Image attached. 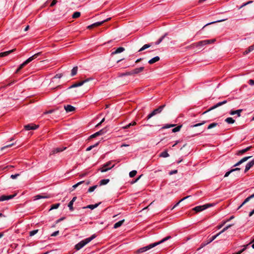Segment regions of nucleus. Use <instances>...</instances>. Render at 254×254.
<instances>
[{
	"label": "nucleus",
	"instance_id": "nucleus-1",
	"mask_svg": "<svg viewBox=\"0 0 254 254\" xmlns=\"http://www.w3.org/2000/svg\"><path fill=\"white\" fill-rule=\"evenodd\" d=\"M171 236H167L164 238H163L162 240H161V241L158 242H156V243H153V244H151L147 246H145V247H142V248H141L140 249H139L138 250H137L136 252H135V254H141V253H142L143 252H145L153 248H154V247L155 246H158V245L166 241L167 240L171 239Z\"/></svg>",
	"mask_w": 254,
	"mask_h": 254
},
{
	"label": "nucleus",
	"instance_id": "nucleus-2",
	"mask_svg": "<svg viewBox=\"0 0 254 254\" xmlns=\"http://www.w3.org/2000/svg\"><path fill=\"white\" fill-rule=\"evenodd\" d=\"M96 237V235L95 234L92 235L90 237L87 238L77 244L75 248L76 250H79L81 248H82L84 246L91 242L93 239Z\"/></svg>",
	"mask_w": 254,
	"mask_h": 254
},
{
	"label": "nucleus",
	"instance_id": "nucleus-3",
	"mask_svg": "<svg viewBox=\"0 0 254 254\" xmlns=\"http://www.w3.org/2000/svg\"><path fill=\"white\" fill-rule=\"evenodd\" d=\"M41 52L37 53L32 56L29 58L28 59H27L24 63H23L22 64L20 65L19 67L17 69L16 71V73H18L25 65H26L27 64L29 63L30 62H32L34 59L37 58L39 56L41 55Z\"/></svg>",
	"mask_w": 254,
	"mask_h": 254
},
{
	"label": "nucleus",
	"instance_id": "nucleus-4",
	"mask_svg": "<svg viewBox=\"0 0 254 254\" xmlns=\"http://www.w3.org/2000/svg\"><path fill=\"white\" fill-rule=\"evenodd\" d=\"M215 41V39L211 40H205L199 41L198 42L193 43L191 45V46H195L196 47H203L206 45L214 43Z\"/></svg>",
	"mask_w": 254,
	"mask_h": 254
},
{
	"label": "nucleus",
	"instance_id": "nucleus-5",
	"mask_svg": "<svg viewBox=\"0 0 254 254\" xmlns=\"http://www.w3.org/2000/svg\"><path fill=\"white\" fill-rule=\"evenodd\" d=\"M165 104L163 105L162 106H159L158 108L154 110L150 114H149L146 117L147 120H149L151 118H152L154 115L160 113L164 108L165 107Z\"/></svg>",
	"mask_w": 254,
	"mask_h": 254
},
{
	"label": "nucleus",
	"instance_id": "nucleus-6",
	"mask_svg": "<svg viewBox=\"0 0 254 254\" xmlns=\"http://www.w3.org/2000/svg\"><path fill=\"white\" fill-rule=\"evenodd\" d=\"M111 164L112 161H109L107 162L106 164H104L101 168L99 169V170L101 172H105L108 171V170L111 169L115 166L114 164L111 165Z\"/></svg>",
	"mask_w": 254,
	"mask_h": 254
},
{
	"label": "nucleus",
	"instance_id": "nucleus-7",
	"mask_svg": "<svg viewBox=\"0 0 254 254\" xmlns=\"http://www.w3.org/2000/svg\"><path fill=\"white\" fill-rule=\"evenodd\" d=\"M212 206H213V204H206L203 205L195 206L193 208V210L196 212H199Z\"/></svg>",
	"mask_w": 254,
	"mask_h": 254
},
{
	"label": "nucleus",
	"instance_id": "nucleus-8",
	"mask_svg": "<svg viewBox=\"0 0 254 254\" xmlns=\"http://www.w3.org/2000/svg\"><path fill=\"white\" fill-rule=\"evenodd\" d=\"M107 128H108V127H107L100 130L99 131L95 132V133L90 135V138H94L97 136L102 135L104 134L108 131Z\"/></svg>",
	"mask_w": 254,
	"mask_h": 254
},
{
	"label": "nucleus",
	"instance_id": "nucleus-9",
	"mask_svg": "<svg viewBox=\"0 0 254 254\" xmlns=\"http://www.w3.org/2000/svg\"><path fill=\"white\" fill-rule=\"evenodd\" d=\"M227 102V100H224L222 102H218V103H217L216 105L213 106L212 107H211V108H210L209 109H208L207 110H206V111L204 112L202 114H205L206 113H207V112L220 106H222L225 104H226V103Z\"/></svg>",
	"mask_w": 254,
	"mask_h": 254
},
{
	"label": "nucleus",
	"instance_id": "nucleus-10",
	"mask_svg": "<svg viewBox=\"0 0 254 254\" xmlns=\"http://www.w3.org/2000/svg\"><path fill=\"white\" fill-rule=\"evenodd\" d=\"M90 80V78H87L84 80L72 84V85H71L70 86H69L68 88V89H71L72 88H75V87H77L78 86H80L82 85L84 83L89 81Z\"/></svg>",
	"mask_w": 254,
	"mask_h": 254
},
{
	"label": "nucleus",
	"instance_id": "nucleus-11",
	"mask_svg": "<svg viewBox=\"0 0 254 254\" xmlns=\"http://www.w3.org/2000/svg\"><path fill=\"white\" fill-rule=\"evenodd\" d=\"M110 19V18H107L104 20H103L102 21H100V22H95L90 25H89L87 28L88 29H90L93 27H96V26H100L102 24H103L106 21H108Z\"/></svg>",
	"mask_w": 254,
	"mask_h": 254
},
{
	"label": "nucleus",
	"instance_id": "nucleus-12",
	"mask_svg": "<svg viewBox=\"0 0 254 254\" xmlns=\"http://www.w3.org/2000/svg\"><path fill=\"white\" fill-rule=\"evenodd\" d=\"M15 195H16V194H13V195H2L0 196V201L8 200L9 199H12Z\"/></svg>",
	"mask_w": 254,
	"mask_h": 254
},
{
	"label": "nucleus",
	"instance_id": "nucleus-13",
	"mask_svg": "<svg viewBox=\"0 0 254 254\" xmlns=\"http://www.w3.org/2000/svg\"><path fill=\"white\" fill-rule=\"evenodd\" d=\"M144 67L143 66H141L131 70V75L137 74L141 72L144 70Z\"/></svg>",
	"mask_w": 254,
	"mask_h": 254
},
{
	"label": "nucleus",
	"instance_id": "nucleus-14",
	"mask_svg": "<svg viewBox=\"0 0 254 254\" xmlns=\"http://www.w3.org/2000/svg\"><path fill=\"white\" fill-rule=\"evenodd\" d=\"M39 127L38 125H35L33 124H29L26 125L24 127L26 130H34L37 129Z\"/></svg>",
	"mask_w": 254,
	"mask_h": 254
},
{
	"label": "nucleus",
	"instance_id": "nucleus-15",
	"mask_svg": "<svg viewBox=\"0 0 254 254\" xmlns=\"http://www.w3.org/2000/svg\"><path fill=\"white\" fill-rule=\"evenodd\" d=\"M254 165V159L247 164L246 167H245V171H244L245 173H246Z\"/></svg>",
	"mask_w": 254,
	"mask_h": 254
},
{
	"label": "nucleus",
	"instance_id": "nucleus-16",
	"mask_svg": "<svg viewBox=\"0 0 254 254\" xmlns=\"http://www.w3.org/2000/svg\"><path fill=\"white\" fill-rule=\"evenodd\" d=\"M251 157H252V156H247V157H244L243 158L241 159L238 162H237L236 164H235L234 165V167H236V166H238L240 165V164H242L243 163L247 161L248 159H249Z\"/></svg>",
	"mask_w": 254,
	"mask_h": 254
},
{
	"label": "nucleus",
	"instance_id": "nucleus-17",
	"mask_svg": "<svg viewBox=\"0 0 254 254\" xmlns=\"http://www.w3.org/2000/svg\"><path fill=\"white\" fill-rule=\"evenodd\" d=\"M243 111V109H239L235 111L231 110L230 112L231 115H237L238 117L241 116V113Z\"/></svg>",
	"mask_w": 254,
	"mask_h": 254
},
{
	"label": "nucleus",
	"instance_id": "nucleus-18",
	"mask_svg": "<svg viewBox=\"0 0 254 254\" xmlns=\"http://www.w3.org/2000/svg\"><path fill=\"white\" fill-rule=\"evenodd\" d=\"M64 109L65 110L66 112H70L75 110V108L73 106L70 105H67L66 106H64Z\"/></svg>",
	"mask_w": 254,
	"mask_h": 254
},
{
	"label": "nucleus",
	"instance_id": "nucleus-19",
	"mask_svg": "<svg viewBox=\"0 0 254 254\" xmlns=\"http://www.w3.org/2000/svg\"><path fill=\"white\" fill-rule=\"evenodd\" d=\"M50 197V196L49 195H43L38 194L34 197V200H38V199H39L41 198H48Z\"/></svg>",
	"mask_w": 254,
	"mask_h": 254
},
{
	"label": "nucleus",
	"instance_id": "nucleus-20",
	"mask_svg": "<svg viewBox=\"0 0 254 254\" xmlns=\"http://www.w3.org/2000/svg\"><path fill=\"white\" fill-rule=\"evenodd\" d=\"M66 148V147H57L53 150L52 153L55 154V153H57L58 152H62V151L64 150Z\"/></svg>",
	"mask_w": 254,
	"mask_h": 254
},
{
	"label": "nucleus",
	"instance_id": "nucleus-21",
	"mask_svg": "<svg viewBox=\"0 0 254 254\" xmlns=\"http://www.w3.org/2000/svg\"><path fill=\"white\" fill-rule=\"evenodd\" d=\"M125 50V48L123 47H119L117 48L114 52L112 53V55H115L119 53H121L124 52Z\"/></svg>",
	"mask_w": 254,
	"mask_h": 254
},
{
	"label": "nucleus",
	"instance_id": "nucleus-22",
	"mask_svg": "<svg viewBox=\"0 0 254 254\" xmlns=\"http://www.w3.org/2000/svg\"><path fill=\"white\" fill-rule=\"evenodd\" d=\"M15 50V49H12L11 50H9V51H6V52H4L0 53V58L6 56L8 55H9V54L12 53Z\"/></svg>",
	"mask_w": 254,
	"mask_h": 254
},
{
	"label": "nucleus",
	"instance_id": "nucleus-23",
	"mask_svg": "<svg viewBox=\"0 0 254 254\" xmlns=\"http://www.w3.org/2000/svg\"><path fill=\"white\" fill-rule=\"evenodd\" d=\"M254 197V193L252 194V195H251L250 196H249L247 198H246L245 199L244 201L242 203V204L239 207L238 209L241 208L243 205H244L245 203L248 202L251 199H252V198H253Z\"/></svg>",
	"mask_w": 254,
	"mask_h": 254
},
{
	"label": "nucleus",
	"instance_id": "nucleus-24",
	"mask_svg": "<svg viewBox=\"0 0 254 254\" xmlns=\"http://www.w3.org/2000/svg\"><path fill=\"white\" fill-rule=\"evenodd\" d=\"M252 148V146H248V147H247V148H246L245 149L240 150L239 151V152L238 153V154H239V155L242 154L246 152L247 151H248L250 150Z\"/></svg>",
	"mask_w": 254,
	"mask_h": 254
},
{
	"label": "nucleus",
	"instance_id": "nucleus-25",
	"mask_svg": "<svg viewBox=\"0 0 254 254\" xmlns=\"http://www.w3.org/2000/svg\"><path fill=\"white\" fill-rule=\"evenodd\" d=\"M160 60V58L158 56H156L153 58L151 59L148 61L149 64H153Z\"/></svg>",
	"mask_w": 254,
	"mask_h": 254
},
{
	"label": "nucleus",
	"instance_id": "nucleus-26",
	"mask_svg": "<svg viewBox=\"0 0 254 254\" xmlns=\"http://www.w3.org/2000/svg\"><path fill=\"white\" fill-rule=\"evenodd\" d=\"M100 204V203H96L95 204H90V205H88L85 207H84L83 208L85 209V208H89V209H94V208L97 207Z\"/></svg>",
	"mask_w": 254,
	"mask_h": 254
},
{
	"label": "nucleus",
	"instance_id": "nucleus-27",
	"mask_svg": "<svg viewBox=\"0 0 254 254\" xmlns=\"http://www.w3.org/2000/svg\"><path fill=\"white\" fill-rule=\"evenodd\" d=\"M124 221H125V219H123V220H120L119 222L116 223L114 225V228L117 229V228L120 227V226H121L123 225Z\"/></svg>",
	"mask_w": 254,
	"mask_h": 254
},
{
	"label": "nucleus",
	"instance_id": "nucleus-28",
	"mask_svg": "<svg viewBox=\"0 0 254 254\" xmlns=\"http://www.w3.org/2000/svg\"><path fill=\"white\" fill-rule=\"evenodd\" d=\"M219 236V234L217 233L216 235L213 236L210 238H209L207 240V244H210L213 241H214L217 237Z\"/></svg>",
	"mask_w": 254,
	"mask_h": 254
},
{
	"label": "nucleus",
	"instance_id": "nucleus-29",
	"mask_svg": "<svg viewBox=\"0 0 254 254\" xmlns=\"http://www.w3.org/2000/svg\"><path fill=\"white\" fill-rule=\"evenodd\" d=\"M240 168H236L235 169H231L230 171L227 172L225 173V174L224 175V177H227L230 175V174L233 172L236 171H240Z\"/></svg>",
	"mask_w": 254,
	"mask_h": 254
},
{
	"label": "nucleus",
	"instance_id": "nucleus-30",
	"mask_svg": "<svg viewBox=\"0 0 254 254\" xmlns=\"http://www.w3.org/2000/svg\"><path fill=\"white\" fill-rule=\"evenodd\" d=\"M160 157L166 158L169 156V154L168 153V152L167 150H165L160 153L159 155Z\"/></svg>",
	"mask_w": 254,
	"mask_h": 254
},
{
	"label": "nucleus",
	"instance_id": "nucleus-31",
	"mask_svg": "<svg viewBox=\"0 0 254 254\" xmlns=\"http://www.w3.org/2000/svg\"><path fill=\"white\" fill-rule=\"evenodd\" d=\"M78 67L77 66H74L71 70V76H73L76 74L77 72Z\"/></svg>",
	"mask_w": 254,
	"mask_h": 254
},
{
	"label": "nucleus",
	"instance_id": "nucleus-32",
	"mask_svg": "<svg viewBox=\"0 0 254 254\" xmlns=\"http://www.w3.org/2000/svg\"><path fill=\"white\" fill-rule=\"evenodd\" d=\"M109 181H110V180L108 179L101 180L100 181V185L102 186V185H106L107 184H108L109 182Z\"/></svg>",
	"mask_w": 254,
	"mask_h": 254
},
{
	"label": "nucleus",
	"instance_id": "nucleus-33",
	"mask_svg": "<svg viewBox=\"0 0 254 254\" xmlns=\"http://www.w3.org/2000/svg\"><path fill=\"white\" fill-rule=\"evenodd\" d=\"M151 44H145L143 45L139 50L138 52H141L149 47H150Z\"/></svg>",
	"mask_w": 254,
	"mask_h": 254
},
{
	"label": "nucleus",
	"instance_id": "nucleus-34",
	"mask_svg": "<svg viewBox=\"0 0 254 254\" xmlns=\"http://www.w3.org/2000/svg\"><path fill=\"white\" fill-rule=\"evenodd\" d=\"M233 224H230L229 225L225 227H224L220 232L218 233L219 234V235L221 234L222 233H224L225 231H226L227 230H228L229 228H230L231 226H232Z\"/></svg>",
	"mask_w": 254,
	"mask_h": 254
},
{
	"label": "nucleus",
	"instance_id": "nucleus-35",
	"mask_svg": "<svg viewBox=\"0 0 254 254\" xmlns=\"http://www.w3.org/2000/svg\"><path fill=\"white\" fill-rule=\"evenodd\" d=\"M189 197H190V196H186L184 198H183L182 199H181L179 202H178L172 208H171V210H173V209H174L176 207H177L179 204V203L183 201V200H185L186 199L189 198Z\"/></svg>",
	"mask_w": 254,
	"mask_h": 254
},
{
	"label": "nucleus",
	"instance_id": "nucleus-36",
	"mask_svg": "<svg viewBox=\"0 0 254 254\" xmlns=\"http://www.w3.org/2000/svg\"><path fill=\"white\" fill-rule=\"evenodd\" d=\"M225 122L228 124H233L235 123V120L232 118L229 117L225 119Z\"/></svg>",
	"mask_w": 254,
	"mask_h": 254
},
{
	"label": "nucleus",
	"instance_id": "nucleus-37",
	"mask_svg": "<svg viewBox=\"0 0 254 254\" xmlns=\"http://www.w3.org/2000/svg\"><path fill=\"white\" fill-rule=\"evenodd\" d=\"M63 75L62 74L60 73V74H57L56 75H55V76L52 78V82H54L55 80L56 79H60L62 77Z\"/></svg>",
	"mask_w": 254,
	"mask_h": 254
},
{
	"label": "nucleus",
	"instance_id": "nucleus-38",
	"mask_svg": "<svg viewBox=\"0 0 254 254\" xmlns=\"http://www.w3.org/2000/svg\"><path fill=\"white\" fill-rule=\"evenodd\" d=\"M136 124L135 122H133L131 123L128 124V125H126V126L123 127V128L124 129H127L129 127H130L131 126H134Z\"/></svg>",
	"mask_w": 254,
	"mask_h": 254
},
{
	"label": "nucleus",
	"instance_id": "nucleus-39",
	"mask_svg": "<svg viewBox=\"0 0 254 254\" xmlns=\"http://www.w3.org/2000/svg\"><path fill=\"white\" fill-rule=\"evenodd\" d=\"M218 125V123H211L207 127V129H211V128H212L214 127H216V126H217Z\"/></svg>",
	"mask_w": 254,
	"mask_h": 254
},
{
	"label": "nucleus",
	"instance_id": "nucleus-40",
	"mask_svg": "<svg viewBox=\"0 0 254 254\" xmlns=\"http://www.w3.org/2000/svg\"><path fill=\"white\" fill-rule=\"evenodd\" d=\"M80 16V12L78 11H76L73 13L72 14V17L73 18H76L79 17Z\"/></svg>",
	"mask_w": 254,
	"mask_h": 254
},
{
	"label": "nucleus",
	"instance_id": "nucleus-41",
	"mask_svg": "<svg viewBox=\"0 0 254 254\" xmlns=\"http://www.w3.org/2000/svg\"><path fill=\"white\" fill-rule=\"evenodd\" d=\"M206 122V121H203L202 123H198V124L193 125H191L190 126V127H194L200 126L204 124Z\"/></svg>",
	"mask_w": 254,
	"mask_h": 254
},
{
	"label": "nucleus",
	"instance_id": "nucleus-42",
	"mask_svg": "<svg viewBox=\"0 0 254 254\" xmlns=\"http://www.w3.org/2000/svg\"><path fill=\"white\" fill-rule=\"evenodd\" d=\"M182 127V126L180 125V126H178L177 127L173 128L172 132H178V131H180Z\"/></svg>",
	"mask_w": 254,
	"mask_h": 254
},
{
	"label": "nucleus",
	"instance_id": "nucleus-43",
	"mask_svg": "<svg viewBox=\"0 0 254 254\" xmlns=\"http://www.w3.org/2000/svg\"><path fill=\"white\" fill-rule=\"evenodd\" d=\"M167 34H165L164 36H162L160 38L157 42H155L156 45H159L164 39L165 37L166 36Z\"/></svg>",
	"mask_w": 254,
	"mask_h": 254
},
{
	"label": "nucleus",
	"instance_id": "nucleus-44",
	"mask_svg": "<svg viewBox=\"0 0 254 254\" xmlns=\"http://www.w3.org/2000/svg\"><path fill=\"white\" fill-rule=\"evenodd\" d=\"M97 187V185H95L90 187L88 190V192H93Z\"/></svg>",
	"mask_w": 254,
	"mask_h": 254
},
{
	"label": "nucleus",
	"instance_id": "nucleus-45",
	"mask_svg": "<svg viewBox=\"0 0 254 254\" xmlns=\"http://www.w3.org/2000/svg\"><path fill=\"white\" fill-rule=\"evenodd\" d=\"M127 75H132L131 71H127V72H126L123 73H121L119 74V76L121 77V76H127Z\"/></svg>",
	"mask_w": 254,
	"mask_h": 254
},
{
	"label": "nucleus",
	"instance_id": "nucleus-46",
	"mask_svg": "<svg viewBox=\"0 0 254 254\" xmlns=\"http://www.w3.org/2000/svg\"><path fill=\"white\" fill-rule=\"evenodd\" d=\"M137 173V171L135 170H133L129 172V175L130 178H132L134 177Z\"/></svg>",
	"mask_w": 254,
	"mask_h": 254
},
{
	"label": "nucleus",
	"instance_id": "nucleus-47",
	"mask_svg": "<svg viewBox=\"0 0 254 254\" xmlns=\"http://www.w3.org/2000/svg\"><path fill=\"white\" fill-rule=\"evenodd\" d=\"M60 205V203L54 204L51 206L50 210L57 209L59 207Z\"/></svg>",
	"mask_w": 254,
	"mask_h": 254
},
{
	"label": "nucleus",
	"instance_id": "nucleus-48",
	"mask_svg": "<svg viewBox=\"0 0 254 254\" xmlns=\"http://www.w3.org/2000/svg\"><path fill=\"white\" fill-rule=\"evenodd\" d=\"M175 126L174 124H167L162 127V128H169Z\"/></svg>",
	"mask_w": 254,
	"mask_h": 254
},
{
	"label": "nucleus",
	"instance_id": "nucleus-49",
	"mask_svg": "<svg viewBox=\"0 0 254 254\" xmlns=\"http://www.w3.org/2000/svg\"><path fill=\"white\" fill-rule=\"evenodd\" d=\"M73 203L72 202H69L68 204V207H69V209L70 211L73 210Z\"/></svg>",
	"mask_w": 254,
	"mask_h": 254
},
{
	"label": "nucleus",
	"instance_id": "nucleus-50",
	"mask_svg": "<svg viewBox=\"0 0 254 254\" xmlns=\"http://www.w3.org/2000/svg\"><path fill=\"white\" fill-rule=\"evenodd\" d=\"M84 182V181H82L79 182L77 183V184L74 185L73 186H72L73 189H76L78 186L82 184Z\"/></svg>",
	"mask_w": 254,
	"mask_h": 254
},
{
	"label": "nucleus",
	"instance_id": "nucleus-51",
	"mask_svg": "<svg viewBox=\"0 0 254 254\" xmlns=\"http://www.w3.org/2000/svg\"><path fill=\"white\" fill-rule=\"evenodd\" d=\"M38 231V230H34L33 231H31L29 232V235L30 236H33L34 235H35Z\"/></svg>",
	"mask_w": 254,
	"mask_h": 254
},
{
	"label": "nucleus",
	"instance_id": "nucleus-52",
	"mask_svg": "<svg viewBox=\"0 0 254 254\" xmlns=\"http://www.w3.org/2000/svg\"><path fill=\"white\" fill-rule=\"evenodd\" d=\"M14 144V143H11V144H7L2 147L1 148V150H4L5 148H8V147H10L11 146H12V145H13Z\"/></svg>",
	"mask_w": 254,
	"mask_h": 254
},
{
	"label": "nucleus",
	"instance_id": "nucleus-53",
	"mask_svg": "<svg viewBox=\"0 0 254 254\" xmlns=\"http://www.w3.org/2000/svg\"><path fill=\"white\" fill-rule=\"evenodd\" d=\"M226 223V221H223V222H222V224H220V225H218V226H217V228L218 229H221V228L224 226V225Z\"/></svg>",
	"mask_w": 254,
	"mask_h": 254
},
{
	"label": "nucleus",
	"instance_id": "nucleus-54",
	"mask_svg": "<svg viewBox=\"0 0 254 254\" xmlns=\"http://www.w3.org/2000/svg\"><path fill=\"white\" fill-rule=\"evenodd\" d=\"M19 176V174H14V175H11L10 176V178L11 179H16Z\"/></svg>",
	"mask_w": 254,
	"mask_h": 254
},
{
	"label": "nucleus",
	"instance_id": "nucleus-55",
	"mask_svg": "<svg viewBox=\"0 0 254 254\" xmlns=\"http://www.w3.org/2000/svg\"><path fill=\"white\" fill-rule=\"evenodd\" d=\"M254 50V44L250 46L248 48V52H252Z\"/></svg>",
	"mask_w": 254,
	"mask_h": 254
},
{
	"label": "nucleus",
	"instance_id": "nucleus-56",
	"mask_svg": "<svg viewBox=\"0 0 254 254\" xmlns=\"http://www.w3.org/2000/svg\"><path fill=\"white\" fill-rule=\"evenodd\" d=\"M59 231H55L51 234V236H52V237L56 236L57 235H58L59 234Z\"/></svg>",
	"mask_w": 254,
	"mask_h": 254
},
{
	"label": "nucleus",
	"instance_id": "nucleus-57",
	"mask_svg": "<svg viewBox=\"0 0 254 254\" xmlns=\"http://www.w3.org/2000/svg\"><path fill=\"white\" fill-rule=\"evenodd\" d=\"M54 111H55V110H49V111H48L45 112L44 113V114H51V113H53Z\"/></svg>",
	"mask_w": 254,
	"mask_h": 254
},
{
	"label": "nucleus",
	"instance_id": "nucleus-58",
	"mask_svg": "<svg viewBox=\"0 0 254 254\" xmlns=\"http://www.w3.org/2000/svg\"><path fill=\"white\" fill-rule=\"evenodd\" d=\"M208 244H207V241H206V242L205 243H203L201 244V246L198 249V250L200 249L201 248L205 247V246H206L207 245H208Z\"/></svg>",
	"mask_w": 254,
	"mask_h": 254
},
{
	"label": "nucleus",
	"instance_id": "nucleus-59",
	"mask_svg": "<svg viewBox=\"0 0 254 254\" xmlns=\"http://www.w3.org/2000/svg\"><path fill=\"white\" fill-rule=\"evenodd\" d=\"M177 170H173L171 172H169V175H172L173 174H176L177 173Z\"/></svg>",
	"mask_w": 254,
	"mask_h": 254
},
{
	"label": "nucleus",
	"instance_id": "nucleus-60",
	"mask_svg": "<svg viewBox=\"0 0 254 254\" xmlns=\"http://www.w3.org/2000/svg\"><path fill=\"white\" fill-rule=\"evenodd\" d=\"M105 121V118H103L101 122L96 125V127H99Z\"/></svg>",
	"mask_w": 254,
	"mask_h": 254
},
{
	"label": "nucleus",
	"instance_id": "nucleus-61",
	"mask_svg": "<svg viewBox=\"0 0 254 254\" xmlns=\"http://www.w3.org/2000/svg\"><path fill=\"white\" fill-rule=\"evenodd\" d=\"M253 1H249L248 2H247V3H244L240 8H241L242 7H244V6L249 4V3H252Z\"/></svg>",
	"mask_w": 254,
	"mask_h": 254
},
{
	"label": "nucleus",
	"instance_id": "nucleus-62",
	"mask_svg": "<svg viewBox=\"0 0 254 254\" xmlns=\"http://www.w3.org/2000/svg\"><path fill=\"white\" fill-rule=\"evenodd\" d=\"M249 83L251 85H254V80L253 79H250L249 80Z\"/></svg>",
	"mask_w": 254,
	"mask_h": 254
},
{
	"label": "nucleus",
	"instance_id": "nucleus-63",
	"mask_svg": "<svg viewBox=\"0 0 254 254\" xmlns=\"http://www.w3.org/2000/svg\"><path fill=\"white\" fill-rule=\"evenodd\" d=\"M57 3V0H54L52 3H51L50 4V6H54Z\"/></svg>",
	"mask_w": 254,
	"mask_h": 254
},
{
	"label": "nucleus",
	"instance_id": "nucleus-64",
	"mask_svg": "<svg viewBox=\"0 0 254 254\" xmlns=\"http://www.w3.org/2000/svg\"><path fill=\"white\" fill-rule=\"evenodd\" d=\"M93 147H94V146H92V145H91V146H89L88 147H87V148H86V150L87 151H90V150H91Z\"/></svg>",
	"mask_w": 254,
	"mask_h": 254
}]
</instances>
